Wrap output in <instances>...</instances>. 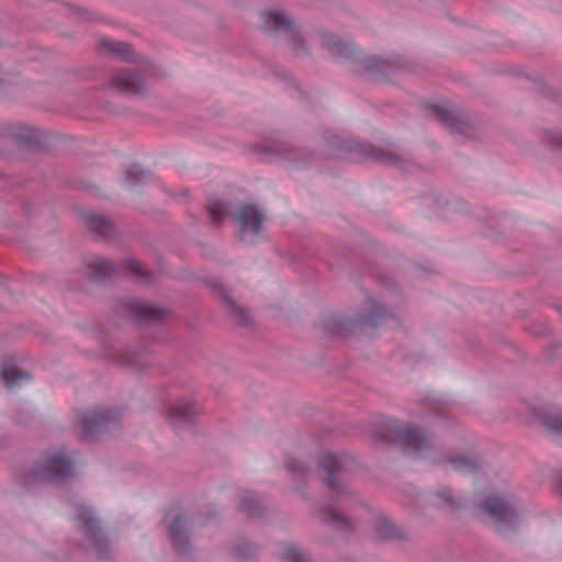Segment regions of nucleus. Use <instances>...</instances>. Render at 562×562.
I'll return each instance as SVG.
<instances>
[{
  "mask_svg": "<svg viewBox=\"0 0 562 562\" xmlns=\"http://www.w3.org/2000/svg\"><path fill=\"white\" fill-rule=\"evenodd\" d=\"M1 378L8 390H16L31 381V374L14 364L5 363L1 368Z\"/></svg>",
  "mask_w": 562,
  "mask_h": 562,
  "instance_id": "obj_11",
  "label": "nucleus"
},
{
  "mask_svg": "<svg viewBox=\"0 0 562 562\" xmlns=\"http://www.w3.org/2000/svg\"><path fill=\"white\" fill-rule=\"evenodd\" d=\"M74 516L86 536L83 547L94 551L100 558H105L108 553L106 540L91 510L85 504H76Z\"/></svg>",
  "mask_w": 562,
  "mask_h": 562,
  "instance_id": "obj_6",
  "label": "nucleus"
},
{
  "mask_svg": "<svg viewBox=\"0 0 562 562\" xmlns=\"http://www.w3.org/2000/svg\"><path fill=\"white\" fill-rule=\"evenodd\" d=\"M369 305L371 307V312L369 315H366L363 318H361L359 322L360 323H368L372 326H378L380 323H379V319L381 318H384L387 314L386 310L376 304L374 301H369Z\"/></svg>",
  "mask_w": 562,
  "mask_h": 562,
  "instance_id": "obj_24",
  "label": "nucleus"
},
{
  "mask_svg": "<svg viewBox=\"0 0 562 562\" xmlns=\"http://www.w3.org/2000/svg\"><path fill=\"white\" fill-rule=\"evenodd\" d=\"M557 492L562 496V480L557 485Z\"/></svg>",
  "mask_w": 562,
  "mask_h": 562,
  "instance_id": "obj_35",
  "label": "nucleus"
},
{
  "mask_svg": "<svg viewBox=\"0 0 562 562\" xmlns=\"http://www.w3.org/2000/svg\"><path fill=\"white\" fill-rule=\"evenodd\" d=\"M239 509L251 518L260 517L265 510L261 499L254 493L244 491L240 493Z\"/></svg>",
  "mask_w": 562,
  "mask_h": 562,
  "instance_id": "obj_16",
  "label": "nucleus"
},
{
  "mask_svg": "<svg viewBox=\"0 0 562 562\" xmlns=\"http://www.w3.org/2000/svg\"><path fill=\"white\" fill-rule=\"evenodd\" d=\"M321 44L322 47L326 49L331 57L337 59H349L355 57L356 55L351 42L344 41L333 34L322 35Z\"/></svg>",
  "mask_w": 562,
  "mask_h": 562,
  "instance_id": "obj_10",
  "label": "nucleus"
},
{
  "mask_svg": "<svg viewBox=\"0 0 562 562\" xmlns=\"http://www.w3.org/2000/svg\"><path fill=\"white\" fill-rule=\"evenodd\" d=\"M83 222L91 231L105 238L114 233L113 224L102 215L88 212L82 215Z\"/></svg>",
  "mask_w": 562,
  "mask_h": 562,
  "instance_id": "obj_14",
  "label": "nucleus"
},
{
  "mask_svg": "<svg viewBox=\"0 0 562 562\" xmlns=\"http://www.w3.org/2000/svg\"><path fill=\"white\" fill-rule=\"evenodd\" d=\"M88 267L91 269L95 278H105L115 270L114 263L102 257L91 259Z\"/></svg>",
  "mask_w": 562,
  "mask_h": 562,
  "instance_id": "obj_19",
  "label": "nucleus"
},
{
  "mask_svg": "<svg viewBox=\"0 0 562 562\" xmlns=\"http://www.w3.org/2000/svg\"><path fill=\"white\" fill-rule=\"evenodd\" d=\"M374 527L378 538H393L397 536L396 528L385 518H378Z\"/></svg>",
  "mask_w": 562,
  "mask_h": 562,
  "instance_id": "obj_25",
  "label": "nucleus"
},
{
  "mask_svg": "<svg viewBox=\"0 0 562 562\" xmlns=\"http://www.w3.org/2000/svg\"><path fill=\"white\" fill-rule=\"evenodd\" d=\"M364 63V69L367 71H383L385 67L387 66V63L385 60L378 59L375 57H368L363 60Z\"/></svg>",
  "mask_w": 562,
  "mask_h": 562,
  "instance_id": "obj_30",
  "label": "nucleus"
},
{
  "mask_svg": "<svg viewBox=\"0 0 562 562\" xmlns=\"http://www.w3.org/2000/svg\"><path fill=\"white\" fill-rule=\"evenodd\" d=\"M126 268L136 277L145 276V270L137 260L135 259H127L125 261Z\"/></svg>",
  "mask_w": 562,
  "mask_h": 562,
  "instance_id": "obj_32",
  "label": "nucleus"
},
{
  "mask_svg": "<svg viewBox=\"0 0 562 562\" xmlns=\"http://www.w3.org/2000/svg\"><path fill=\"white\" fill-rule=\"evenodd\" d=\"M277 557L280 562H311V557L297 543L282 542L278 547Z\"/></svg>",
  "mask_w": 562,
  "mask_h": 562,
  "instance_id": "obj_13",
  "label": "nucleus"
},
{
  "mask_svg": "<svg viewBox=\"0 0 562 562\" xmlns=\"http://www.w3.org/2000/svg\"><path fill=\"white\" fill-rule=\"evenodd\" d=\"M100 46L104 48L108 53L123 60H134L132 47L127 43L104 38L100 42Z\"/></svg>",
  "mask_w": 562,
  "mask_h": 562,
  "instance_id": "obj_17",
  "label": "nucleus"
},
{
  "mask_svg": "<svg viewBox=\"0 0 562 562\" xmlns=\"http://www.w3.org/2000/svg\"><path fill=\"white\" fill-rule=\"evenodd\" d=\"M262 31L274 37H284L289 48L297 57L311 53L301 24L281 11H263L260 14Z\"/></svg>",
  "mask_w": 562,
  "mask_h": 562,
  "instance_id": "obj_3",
  "label": "nucleus"
},
{
  "mask_svg": "<svg viewBox=\"0 0 562 562\" xmlns=\"http://www.w3.org/2000/svg\"><path fill=\"white\" fill-rule=\"evenodd\" d=\"M482 508L490 516L496 528L505 532L518 524L519 517L513 502L498 496H488Z\"/></svg>",
  "mask_w": 562,
  "mask_h": 562,
  "instance_id": "obj_7",
  "label": "nucleus"
},
{
  "mask_svg": "<svg viewBox=\"0 0 562 562\" xmlns=\"http://www.w3.org/2000/svg\"><path fill=\"white\" fill-rule=\"evenodd\" d=\"M13 135L23 143H33L37 140L36 131L25 125L16 126Z\"/></svg>",
  "mask_w": 562,
  "mask_h": 562,
  "instance_id": "obj_28",
  "label": "nucleus"
},
{
  "mask_svg": "<svg viewBox=\"0 0 562 562\" xmlns=\"http://www.w3.org/2000/svg\"><path fill=\"white\" fill-rule=\"evenodd\" d=\"M376 437L378 440L401 443L406 452L425 458L429 457L430 445L422 431L418 428L405 426L398 420H384L383 431Z\"/></svg>",
  "mask_w": 562,
  "mask_h": 562,
  "instance_id": "obj_5",
  "label": "nucleus"
},
{
  "mask_svg": "<svg viewBox=\"0 0 562 562\" xmlns=\"http://www.w3.org/2000/svg\"><path fill=\"white\" fill-rule=\"evenodd\" d=\"M313 462H314L313 458L307 460V459L295 457V458H289L285 461V467L289 471L305 476L312 472Z\"/></svg>",
  "mask_w": 562,
  "mask_h": 562,
  "instance_id": "obj_21",
  "label": "nucleus"
},
{
  "mask_svg": "<svg viewBox=\"0 0 562 562\" xmlns=\"http://www.w3.org/2000/svg\"><path fill=\"white\" fill-rule=\"evenodd\" d=\"M145 177H146V172L144 170H140V169L134 167L127 171L125 180H126L127 184L134 186Z\"/></svg>",
  "mask_w": 562,
  "mask_h": 562,
  "instance_id": "obj_31",
  "label": "nucleus"
},
{
  "mask_svg": "<svg viewBox=\"0 0 562 562\" xmlns=\"http://www.w3.org/2000/svg\"><path fill=\"white\" fill-rule=\"evenodd\" d=\"M353 465V459L348 456H337L325 450L318 451V479L324 480L334 498V504L330 502L318 508V522L322 521L341 532L351 530L352 524L338 512L336 504H340L347 496L346 482Z\"/></svg>",
  "mask_w": 562,
  "mask_h": 562,
  "instance_id": "obj_1",
  "label": "nucleus"
},
{
  "mask_svg": "<svg viewBox=\"0 0 562 562\" xmlns=\"http://www.w3.org/2000/svg\"><path fill=\"white\" fill-rule=\"evenodd\" d=\"M224 305H225L226 312L228 313V315L233 318V321L236 324H239V325L248 324L249 316H248L247 312L243 307L238 306L227 295L224 296Z\"/></svg>",
  "mask_w": 562,
  "mask_h": 562,
  "instance_id": "obj_20",
  "label": "nucleus"
},
{
  "mask_svg": "<svg viewBox=\"0 0 562 562\" xmlns=\"http://www.w3.org/2000/svg\"><path fill=\"white\" fill-rule=\"evenodd\" d=\"M127 363H128L130 366H135V363H134L133 361H127Z\"/></svg>",
  "mask_w": 562,
  "mask_h": 562,
  "instance_id": "obj_36",
  "label": "nucleus"
},
{
  "mask_svg": "<svg viewBox=\"0 0 562 562\" xmlns=\"http://www.w3.org/2000/svg\"><path fill=\"white\" fill-rule=\"evenodd\" d=\"M257 552V547L247 540H243L236 544V555L241 560L254 557Z\"/></svg>",
  "mask_w": 562,
  "mask_h": 562,
  "instance_id": "obj_29",
  "label": "nucleus"
},
{
  "mask_svg": "<svg viewBox=\"0 0 562 562\" xmlns=\"http://www.w3.org/2000/svg\"><path fill=\"white\" fill-rule=\"evenodd\" d=\"M112 86L131 94H138L146 90V82L128 69L117 70L112 77Z\"/></svg>",
  "mask_w": 562,
  "mask_h": 562,
  "instance_id": "obj_9",
  "label": "nucleus"
},
{
  "mask_svg": "<svg viewBox=\"0 0 562 562\" xmlns=\"http://www.w3.org/2000/svg\"><path fill=\"white\" fill-rule=\"evenodd\" d=\"M543 424L549 429L553 438L562 445V416L550 415L543 419Z\"/></svg>",
  "mask_w": 562,
  "mask_h": 562,
  "instance_id": "obj_23",
  "label": "nucleus"
},
{
  "mask_svg": "<svg viewBox=\"0 0 562 562\" xmlns=\"http://www.w3.org/2000/svg\"><path fill=\"white\" fill-rule=\"evenodd\" d=\"M379 159L382 161H385V162H391L393 158L391 156L390 157L380 156Z\"/></svg>",
  "mask_w": 562,
  "mask_h": 562,
  "instance_id": "obj_34",
  "label": "nucleus"
},
{
  "mask_svg": "<svg viewBox=\"0 0 562 562\" xmlns=\"http://www.w3.org/2000/svg\"><path fill=\"white\" fill-rule=\"evenodd\" d=\"M169 533L176 550L180 553H187L189 549L187 520L181 516L175 517L170 524Z\"/></svg>",
  "mask_w": 562,
  "mask_h": 562,
  "instance_id": "obj_12",
  "label": "nucleus"
},
{
  "mask_svg": "<svg viewBox=\"0 0 562 562\" xmlns=\"http://www.w3.org/2000/svg\"><path fill=\"white\" fill-rule=\"evenodd\" d=\"M119 414L111 409L93 408L89 409L80 417L82 431L87 436H93L103 429L116 425Z\"/></svg>",
  "mask_w": 562,
  "mask_h": 562,
  "instance_id": "obj_8",
  "label": "nucleus"
},
{
  "mask_svg": "<svg viewBox=\"0 0 562 562\" xmlns=\"http://www.w3.org/2000/svg\"><path fill=\"white\" fill-rule=\"evenodd\" d=\"M358 147H361L358 143L352 140H340L338 144V150L344 151L348 155H350V158L355 159H363V157H372V151H369L367 154H352Z\"/></svg>",
  "mask_w": 562,
  "mask_h": 562,
  "instance_id": "obj_27",
  "label": "nucleus"
},
{
  "mask_svg": "<svg viewBox=\"0 0 562 562\" xmlns=\"http://www.w3.org/2000/svg\"><path fill=\"white\" fill-rule=\"evenodd\" d=\"M131 311L134 316L143 321H162L167 311L143 302L131 303Z\"/></svg>",
  "mask_w": 562,
  "mask_h": 562,
  "instance_id": "obj_15",
  "label": "nucleus"
},
{
  "mask_svg": "<svg viewBox=\"0 0 562 562\" xmlns=\"http://www.w3.org/2000/svg\"><path fill=\"white\" fill-rule=\"evenodd\" d=\"M75 471V463L69 453L60 448L47 451L41 461L25 475L26 486L36 482H59L70 477Z\"/></svg>",
  "mask_w": 562,
  "mask_h": 562,
  "instance_id": "obj_4",
  "label": "nucleus"
},
{
  "mask_svg": "<svg viewBox=\"0 0 562 562\" xmlns=\"http://www.w3.org/2000/svg\"><path fill=\"white\" fill-rule=\"evenodd\" d=\"M431 109L439 121L450 127H454V123L458 122V120L449 109L439 104L434 105Z\"/></svg>",
  "mask_w": 562,
  "mask_h": 562,
  "instance_id": "obj_26",
  "label": "nucleus"
},
{
  "mask_svg": "<svg viewBox=\"0 0 562 562\" xmlns=\"http://www.w3.org/2000/svg\"><path fill=\"white\" fill-rule=\"evenodd\" d=\"M454 470L463 473H471L477 469V461L473 457H457L449 459Z\"/></svg>",
  "mask_w": 562,
  "mask_h": 562,
  "instance_id": "obj_22",
  "label": "nucleus"
},
{
  "mask_svg": "<svg viewBox=\"0 0 562 562\" xmlns=\"http://www.w3.org/2000/svg\"><path fill=\"white\" fill-rule=\"evenodd\" d=\"M193 414L194 405L187 401H179L168 408V418L172 423L188 422Z\"/></svg>",
  "mask_w": 562,
  "mask_h": 562,
  "instance_id": "obj_18",
  "label": "nucleus"
},
{
  "mask_svg": "<svg viewBox=\"0 0 562 562\" xmlns=\"http://www.w3.org/2000/svg\"><path fill=\"white\" fill-rule=\"evenodd\" d=\"M209 212L215 224H220L224 217L231 216L238 227L239 238L250 243L260 235L266 221V213L254 204L240 203L228 206L215 201L210 204Z\"/></svg>",
  "mask_w": 562,
  "mask_h": 562,
  "instance_id": "obj_2",
  "label": "nucleus"
},
{
  "mask_svg": "<svg viewBox=\"0 0 562 562\" xmlns=\"http://www.w3.org/2000/svg\"><path fill=\"white\" fill-rule=\"evenodd\" d=\"M438 498H442V504L447 505H454V502L452 499L451 493L449 490H443L440 493L437 494ZM439 505H441V502H438Z\"/></svg>",
  "mask_w": 562,
  "mask_h": 562,
  "instance_id": "obj_33",
  "label": "nucleus"
}]
</instances>
